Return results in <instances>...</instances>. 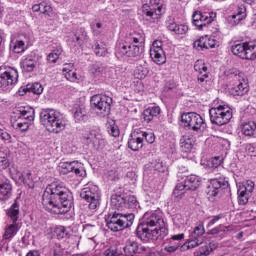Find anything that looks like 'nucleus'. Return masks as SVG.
Here are the masks:
<instances>
[{
    "instance_id": "412c9836",
    "label": "nucleus",
    "mask_w": 256,
    "mask_h": 256,
    "mask_svg": "<svg viewBox=\"0 0 256 256\" xmlns=\"http://www.w3.org/2000/svg\"><path fill=\"white\" fill-rule=\"evenodd\" d=\"M123 251L126 256H134L137 255V253H147L149 248L137 243L136 241L128 240Z\"/></svg>"
},
{
    "instance_id": "4be33fe9",
    "label": "nucleus",
    "mask_w": 256,
    "mask_h": 256,
    "mask_svg": "<svg viewBox=\"0 0 256 256\" xmlns=\"http://www.w3.org/2000/svg\"><path fill=\"white\" fill-rule=\"evenodd\" d=\"M13 195V186L11 182L0 174V201H7Z\"/></svg>"
},
{
    "instance_id": "680f3d73",
    "label": "nucleus",
    "mask_w": 256,
    "mask_h": 256,
    "mask_svg": "<svg viewBox=\"0 0 256 256\" xmlns=\"http://www.w3.org/2000/svg\"><path fill=\"white\" fill-rule=\"evenodd\" d=\"M107 130L109 135H111L112 137H119V126H117V124H110L107 127Z\"/></svg>"
},
{
    "instance_id": "f03ea898",
    "label": "nucleus",
    "mask_w": 256,
    "mask_h": 256,
    "mask_svg": "<svg viewBox=\"0 0 256 256\" xmlns=\"http://www.w3.org/2000/svg\"><path fill=\"white\" fill-rule=\"evenodd\" d=\"M42 205L49 213L63 215L65 213V187L57 184L47 187L42 195Z\"/></svg>"
},
{
    "instance_id": "37998d69",
    "label": "nucleus",
    "mask_w": 256,
    "mask_h": 256,
    "mask_svg": "<svg viewBox=\"0 0 256 256\" xmlns=\"http://www.w3.org/2000/svg\"><path fill=\"white\" fill-rule=\"evenodd\" d=\"M247 17V8L245 5H238L237 13L232 16V19H236V21H243Z\"/></svg>"
},
{
    "instance_id": "f8f14e48",
    "label": "nucleus",
    "mask_w": 256,
    "mask_h": 256,
    "mask_svg": "<svg viewBox=\"0 0 256 256\" xmlns=\"http://www.w3.org/2000/svg\"><path fill=\"white\" fill-rule=\"evenodd\" d=\"M0 69L2 71L0 73V89L7 91L14 85H17L19 81V72L17 69L5 66H1Z\"/></svg>"
},
{
    "instance_id": "6ab92c4d",
    "label": "nucleus",
    "mask_w": 256,
    "mask_h": 256,
    "mask_svg": "<svg viewBox=\"0 0 256 256\" xmlns=\"http://www.w3.org/2000/svg\"><path fill=\"white\" fill-rule=\"evenodd\" d=\"M214 15L213 13H201L196 11L192 15L193 25L198 27L200 31H203V27H207V25L213 23Z\"/></svg>"
},
{
    "instance_id": "bb28decb",
    "label": "nucleus",
    "mask_w": 256,
    "mask_h": 256,
    "mask_svg": "<svg viewBox=\"0 0 256 256\" xmlns=\"http://www.w3.org/2000/svg\"><path fill=\"white\" fill-rule=\"evenodd\" d=\"M71 112L73 113L76 123H85V121L89 119V116L87 115V110L83 105L75 104Z\"/></svg>"
},
{
    "instance_id": "864d4df0",
    "label": "nucleus",
    "mask_w": 256,
    "mask_h": 256,
    "mask_svg": "<svg viewBox=\"0 0 256 256\" xmlns=\"http://www.w3.org/2000/svg\"><path fill=\"white\" fill-rule=\"evenodd\" d=\"M104 71H105V66H103V64L101 63L93 64L90 68V72L93 75H101V73H103Z\"/></svg>"
},
{
    "instance_id": "13d9d810",
    "label": "nucleus",
    "mask_w": 256,
    "mask_h": 256,
    "mask_svg": "<svg viewBox=\"0 0 256 256\" xmlns=\"http://www.w3.org/2000/svg\"><path fill=\"white\" fill-rule=\"evenodd\" d=\"M173 223L176 227H185V218L181 214H176L173 218Z\"/></svg>"
},
{
    "instance_id": "09e8293b",
    "label": "nucleus",
    "mask_w": 256,
    "mask_h": 256,
    "mask_svg": "<svg viewBox=\"0 0 256 256\" xmlns=\"http://www.w3.org/2000/svg\"><path fill=\"white\" fill-rule=\"evenodd\" d=\"M9 165V155L3 151H0V171H5Z\"/></svg>"
},
{
    "instance_id": "c85d7f7f",
    "label": "nucleus",
    "mask_w": 256,
    "mask_h": 256,
    "mask_svg": "<svg viewBox=\"0 0 256 256\" xmlns=\"http://www.w3.org/2000/svg\"><path fill=\"white\" fill-rule=\"evenodd\" d=\"M33 93L34 95H41L43 93V86L40 83H32V84H27L24 87H21L18 91L19 95L23 96L25 95L24 93Z\"/></svg>"
},
{
    "instance_id": "79ce46f5",
    "label": "nucleus",
    "mask_w": 256,
    "mask_h": 256,
    "mask_svg": "<svg viewBox=\"0 0 256 256\" xmlns=\"http://www.w3.org/2000/svg\"><path fill=\"white\" fill-rule=\"evenodd\" d=\"M90 29L92 31V34L95 37H99L103 31H105V27L103 26V23L99 21H94L90 24Z\"/></svg>"
},
{
    "instance_id": "f257e3e1",
    "label": "nucleus",
    "mask_w": 256,
    "mask_h": 256,
    "mask_svg": "<svg viewBox=\"0 0 256 256\" xmlns=\"http://www.w3.org/2000/svg\"><path fill=\"white\" fill-rule=\"evenodd\" d=\"M136 233L141 241L147 243L167 237L169 230L165 226L163 217L159 216L157 212L151 211L143 215L142 222L138 225Z\"/></svg>"
},
{
    "instance_id": "2eb2a0df",
    "label": "nucleus",
    "mask_w": 256,
    "mask_h": 256,
    "mask_svg": "<svg viewBox=\"0 0 256 256\" xmlns=\"http://www.w3.org/2000/svg\"><path fill=\"white\" fill-rule=\"evenodd\" d=\"M194 70L198 73V83L207 91L211 89V81H209V68L203 60H197L194 64Z\"/></svg>"
},
{
    "instance_id": "603ef678",
    "label": "nucleus",
    "mask_w": 256,
    "mask_h": 256,
    "mask_svg": "<svg viewBox=\"0 0 256 256\" xmlns=\"http://www.w3.org/2000/svg\"><path fill=\"white\" fill-rule=\"evenodd\" d=\"M138 205L139 202L137 201V197L133 195L126 196V207H128V209H137Z\"/></svg>"
},
{
    "instance_id": "72a5a7b5",
    "label": "nucleus",
    "mask_w": 256,
    "mask_h": 256,
    "mask_svg": "<svg viewBox=\"0 0 256 256\" xmlns=\"http://www.w3.org/2000/svg\"><path fill=\"white\" fill-rule=\"evenodd\" d=\"M89 36H87V31L85 28H78L75 33H73L71 39L74 45H83L87 41Z\"/></svg>"
},
{
    "instance_id": "4d7b16f0",
    "label": "nucleus",
    "mask_w": 256,
    "mask_h": 256,
    "mask_svg": "<svg viewBox=\"0 0 256 256\" xmlns=\"http://www.w3.org/2000/svg\"><path fill=\"white\" fill-rule=\"evenodd\" d=\"M213 249H210L209 245L205 244L201 246L197 251V256H209Z\"/></svg>"
},
{
    "instance_id": "4c0bfd02",
    "label": "nucleus",
    "mask_w": 256,
    "mask_h": 256,
    "mask_svg": "<svg viewBox=\"0 0 256 256\" xmlns=\"http://www.w3.org/2000/svg\"><path fill=\"white\" fill-rule=\"evenodd\" d=\"M18 231H19V224H17V222H13V224L8 225L5 228L3 239L6 241H11V239L17 235Z\"/></svg>"
},
{
    "instance_id": "473e14b6",
    "label": "nucleus",
    "mask_w": 256,
    "mask_h": 256,
    "mask_svg": "<svg viewBox=\"0 0 256 256\" xmlns=\"http://www.w3.org/2000/svg\"><path fill=\"white\" fill-rule=\"evenodd\" d=\"M161 115V108L159 106H150L143 112V118L146 123H151L154 117Z\"/></svg>"
},
{
    "instance_id": "9b49d317",
    "label": "nucleus",
    "mask_w": 256,
    "mask_h": 256,
    "mask_svg": "<svg viewBox=\"0 0 256 256\" xmlns=\"http://www.w3.org/2000/svg\"><path fill=\"white\" fill-rule=\"evenodd\" d=\"M113 99L107 95L96 94L91 97L90 105L101 117H107L111 113Z\"/></svg>"
},
{
    "instance_id": "052dcab7",
    "label": "nucleus",
    "mask_w": 256,
    "mask_h": 256,
    "mask_svg": "<svg viewBox=\"0 0 256 256\" xmlns=\"http://www.w3.org/2000/svg\"><path fill=\"white\" fill-rule=\"evenodd\" d=\"M66 242L70 244L68 248L69 251H73V249L79 245V242H77V236L66 237Z\"/></svg>"
},
{
    "instance_id": "a19ab883",
    "label": "nucleus",
    "mask_w": 256,
    "mask_h": 256,
    "mask_svg": "<svg viewBox=\"0 0 256 256\" xmlns=\"http://www.w3.org/2000/svg\"><path fill=\"white\" fill-rule=\"evenodd\" d=\"M199 245H203V242L189 237L188 241H186L182 245V251H189V249H195V247H199Z\"/></svg>"
},
{
    "instance_id": "5fc2aeb1",
    "label": "nucleus",
    "mask_w": 256,
    "mask_h": 256,
    "mask_svg": "<svg viewBox=\"0 0 256 256\" xmlns=\"http://www.w3.org/2000/svg\"><path fill=\"white\" fill-rule=\"evenodd\" d=\"M19 180L24 182L26 185H29L33 181V174L31 171L24 172L20 174Z\"/></svg>"
},
{
    "instance_id": "de8ad7c7",
    "label": "nucleus",
    "mask_w": 256,
    "mask_h": 256,
    "mask_svg": "<svg viewBox=\"0 0 256 256\" xmlns=\"http://www.w3.org/2000/svg\"><path fill=\"white\" fill-rule=\"evenodd\" d=\"M10 47L14 53H23L25 51V42L16 40L15 42H11Z\"/></svg>"
},
{
    "instance_id": "c9c22d12",
    "label": "nucleus",
    "mask_w": 256,
    "mask_h": 256,
    "mask_svg": "<svg viewBox=\"0 0 256 256\" xmlns=\"http://www.w3.org/2000/svg\"><path fill=\"white\" fill-rule=\"evenodd\" d=\"M241 133L246 137H254L256 135V123L255 121L244 122L241 125Z\"/></svg>"
},
{
    "instance_id": "8fccbe9b",
    "label": "nucleus",
    "mask_w": 256,
    "mask_h": 256,
    "mask_svg": "<svg viewBox=\"0 0 256 256\" xmlns=\"http://www.w3.org/2000/svg\"><path fill=\"white\" fill-rule=\"evenodd\" d=\"M221 163H223V157L216 156V157L211 158L207 162V165H208V167H210V169H217V167H221Z\"/></svg>"
},
{
    "instance_id": "f704fd0d",
    "label": "nucleus",
    "mask_w": 256,
    "mask_h": 256,
    "mask_svg": "<svg viewBox=\"0 0 256 256\" xmlns=\"http://www.w3.org/2000/svg\"><path fill=\"white\" fill-rule=\"evenodd\" d=\"M149 75V64L143 61L138 64L134 70L135 79H145Z\"/></svg>"
},
{
    "instance_id": "7ed1b4c3",
    "label": "nucleus",
    "mask_w": 256,
    "mask_h": 256,
    "mask_svg": "<svg viewBox=\"0 0 256 256\" xmlns=\"http://www.w3.org/2000/svg\"><path fill=\"white\" fill-rule=\"evenodd\" d=\"M127 42L116 44L115 55L118 59L123 57H139L143 53V45H145V35L141 32H134L129 35Z\"/></svg>"
},
{
    "instance_id": "ea45409f",
    "label": "nucleus",
    "mask_w": 256,
    "mask_h": 256,
    "mask_svg": "<svg viewBox=\"0 0 256 256\" xmlns=\"http://www.w3.org/2000/svg\"><path fill=\"white\" fill-rule=\"evenodd\" d=\"M8 217L11 218V221L17 223L19 220V202L15 201L11 207L7 210Z\"/></svg>"
},
{
    "instance_id": "69168bd1",
    "label": "nucleus",
    "mask_w": 256,
    "mask_h": 256,
    "mask_svg": "<svg viewBox=\"0 0 256 256\" xmlns=\"http://www.w3.org/2000/svg\"><path fill=\"white\" fill-rule=\"evenodd\" d=\"M107 179L109 181H119V173L116 170H110L107 173Z\"/></svg>"
},
{
    "instance_id": "20e7f679",
    "label": "nucleus",
    "mask_w": 256,
    "mask_h": 256,
    "mask_svg": "<svg viewBox=\"0 0 256 256\" xmlns=\"http://www.w3.org/2000/svg\"><path fill=\"white\" fill-rule=\"evenodd\" d=\"M134 221H135V215L133 213L121 214L119 212H114L106 220V225L108 229H110V231L117 233V231H123V229H127V227H131Z\"/></svg>"
},
{
    "instance_id": "423d86ee",
    "label": "nucleus",
    "mask_w": 256,
    "mask_h": 256,
    "mask_svg": "<svg viewBox=\"0 0 256 256\" xmlns=\"http://www.w3.org/2000/svg\"><path fill=\"white\" fill-rule=\"evenodd\" d=\"M40 123L50 133H61L65 128L63 121L59 118V113L54 110H42L40 112Z\"/></svg>"
},
{
    "instance_id": "6e6552de",
    "label": "nucleus",
    "mask_w": 256,
    "mask_h": 256,
    "mask_svg": "<svg viewBox=\"0 0 256 256\" xmlns=\"http://www.w3.org/2000/svg\"><path fill=\"white\" fill-rule=\"evenodd\" d=\"M201 187V178L197 175L186 176L184 181L178 183L174 190L173 196L181 199L185 195V191H195Z\"/></svg>"
},
{
    "instance_id": "b1692460",
    "label": "nucleus",
    "mask_w": 256,
    "mask_h": 256,
    "mask_svg": "<svg viewBox=\"0 0 256 256\" xmlns=\"http://www.w3.org/2000/svg\"><path fill=\"white\" fill-rule=\"evenodd\" d=\"M217 43V40L209 36H202L196 40L193 45L195 49H198V51H203V49H215Z\"/></svg>"
},
{
    "instance_id": "1a4fd4ad",
    "label": "nucleus",
    "mask_w": 256,
    "mask_h": 256,
    "mask_svg": "<svg viewBox=\"0 0 256 256\" xmlns=\"http://www.w3.org/2000/svg\"><path fill=\"white\" fill-rule=\"evenodd\" d=\"M210 121L213 125H218L219 127L227 125L233 118V112L229 106L219 105L218 107H213L209 110Z\"/></svg>"
},
{
    "instance_id": "6e6d98bb",
    "label": "nucleus",
    "mask_w": 256,
    "mask_h": 256,
    "mask_svg": "<svg viewBox=\"0 0 256 256\" xmlns=\"http://www.w3.org/2000/svg\"><path fill=\"white\" fill-rule=\"evenodd\" d=\"M53 11V8L47 2H41L40 3V10L39 13H42V15H50Z\"/></svg>"
},
{
    "instance_id": "5701e85b",
    "label": "nucleus",
    "mask_w": 256,
    "mask_h": 256,
    "mask_svg": "<svg viewBox=\"0 0 256 256\" xmlns=\"http://www.w3.org/2000/svg\"><path fill=\"white\" fill-rule=\"evenodd\" d=\"M228 182L225 180V178H213L210 180V185H209V191L208 195L211 197H217L219 195V191L222 189H225L227 187Z\"/></svg>"
},
{
    "instance_id": "c03bdc74",
    "label": "nucleus",
    "mask_w": 256,
    "mask_h": 256,
    "mask_svg": "<svg viewBox=\"0 0 256 256\" xmlns=\"http://www.w3.org/2000/svg\"><path fill=\"white\" fill-rule=\"evenodd\" d=\"M72 69H73V64H66L65 79H67L68 81H71L72 83H75V81H77V73Z\"/></svg>"
},
{
    "instance_id": "0e129e2a",
    "label": "nucleus",
    "mask_w": 256,
    "mask_h": 256,
    "mask_svg": "<svg viewBox=\"0 0 256 256\" xmlns=\"http://www.w3.org/2000/svg\"><path fill=\"white\" fill-rule=\"evenodd\" d=\"M143 133V141H146L147 143H155V134L152 132L147 133L145 131H142Z\"/></svg>"
},
{
    "instance_id": "e2e57ef3",
    "label": "nucleus",
    "mask_w": 256,
    "mask_h": 256,
    "mask_svg": "<svg viewBox=\"0 0 256 256\" xmlns=\"http://www.w3.org/2000/svg\"><path fill=\"white\" fill-rule=\"evenodd\" d=\"M245 151L249 155H254V157H256V142L246 144L245 145Z\"/></svg>"
},
{
    "instance_id": "7c9ffc66",
    "label": "nucleus",
    "mask_w": 256,
    "mask_h": 256,
    "mask_svg": "<svg viewBox=\"0 0 256 256\" xmlns=\"http://www.w3.org/2000/svg\"><path fill=\"white\" fill-rule=\"evenodd\" d=\"M193 145H195V138L191 134H185L180 139V147L184 153L191 152Z\"/></svg>"
},
{
    "instance_id": "dca6fc26",
    "label": "nucleus",
    "mask_w": 256,
    "mask_h": 256,
    "mask_svg": "<svg viewBox=\"0 0 256 256\" xmlns=\"http://www.w3.org/2000/svg\"><path fill=\"white\" fill-rule=\"evenodd\" d=\"M255 191V182L253 180H247L238 185V203L239 205H247L249 198Z\"/></svg>"
},
{
    "instance_id": "2f4dec72",
    "label": "nucleus",
    "mask_w": 256,
    "mask_h": 256,
    "mask_svg": "<svg viewBox=\"0 0 256 256\" xmlns=\"http://www.w3.org/2000/svg\"><path fill=\"white\" fill-rule=\"evenodd\" d=\"M111 206L118 211L127 207V198L125 195L114 194L111 196Z\"/></svg>"
},
{
    "instance_id": "3c124183",
    "label": "nucleus",
    "mask_w": 256,
    "mask_h": 256,
    "mask_svg": "<svg viewBox=\"0 0 256 256\" xmlns=\"http://www.w3.org/2000/svg\"><path fill=\"white\" fill-rule=\"evenodd\" d=\"M13 129H16L17 131H28L29 130V122L27 121H16L12 123Z\"/></svg>"
},
{
    "instance_id": "49530a36",
    "label": "nucleus",
    "mask_w": 256,
    "mask_h": 256,
    "mask_svg": "<svg viewBox=\"0 0 256 256\" xmlns=\"http://www.w3.org/2000/svg\"><path fill=\"white\" fill-rule=\"evenodd\" d=\"M83 232L85 233V235H87L89 239L93 240L97 235V227L95 225L86 224L84 226Z\"/></svg>"
},
{
    "instance_id": "9d476101",
    "label": "nucleus",
    "mask_w": 256,
    "mask_h": 256,
    "mask_svg": "<svg viewBox=\"0 0 256 256\" xmlns=\"http://www.w3.org/2000/svg\"><path fill=\"white\" fill-rule=\"evenodd\" d=\"M229 79H233L235 87L232 89L233 95H238L243 97L249 93V84L245 81L244 74L239 71L237 68H232L228 71Z\"/></svg>"
},
{
    "instance_id": "e433bc0d",
    "label": "nucleus",
    "mask_w": 256,
    "mask_h": 256,
    "mask_svg": "<svg viewBox=\"0 0 256 256\" xmlns=\"http://www.w3.org/2000/svg\"><path fill=\"white\" fill-rule=\"evenodd\" d=\"M35 67H37V60H35L34 56H27L21 64V68L26 73H32V71H35Z\"/></svg>"
},
{
    "instance_id": "774afa93",
    "label": "nucleus",
    "mask_w": 256,
    "mask_h": 256,
    "mask_svg": "<svg viewBox=\"0 0 256 256\" xmlns=\"http://www.w3.org/2000/svg\"><path fill=\"white\" fill-rule=\"evenodd\" d=\"M57 59H59V53L55 52V50L47 56V61L49 63H57Z\"/></svg>"
},
{
    "instance_id": "a211bd4d",
    "label": "nucleus",
    "mask_w": 256,
    "mask_h": 256,
    "mask_svg": "<svg viewBox=\"0 0 256 256\" xmlns=\"http://www.w3.org/2000/svg\"><path fill=\"white\" fill-rule=\"evenodd\" d=\"M83 141L85 143H92L93 147L99 151L101 149H105V145H107V140L103 137V134L99 130H91L88 136L83 137Z\"/></svg>"
},
{
    "instance_id": "a18cd8bd",
    "label": "nucleus",
    "mask_w": 256,
    "mask_h": 256,
    "mask_svg": "<svg viewBox=\"0 0 256 256\" xmlns=\"http://www.w3.org/2000/svg\"><path fill=\"white\" fill-rule=\"evenodd\" d=\"M34 121L35 120V110H22L20 111L19 120L20 121Z\"/></svg>"
},
{
    "instance_id": "a878e982",
    "label": "nucleus",
    "mask_w": 256,
    "mask_h": 256,
    "mask_svg": "<svg viewBox=\"0 0 256 256\" xmlns=\"http://www.w3.org/2000/svg\"><path fill=\"white\" fill-rule=\"evenodd\" d=\"M66 173H74L76 177H85L86 172L83 168V164L78 161L65 162Z\"/></svg>"
},
{
    "instance_id": "cd10ccee",
    "label": "nucleus",
    "mask_w": 256,
    "mask_h": 256,
    "mask_svg": "<svg viewBox=\"0 0 256 256\" xmlns=\"http://www.w3.org/2000/svg\"><path fill=\"white\" fill-rule=\"evenodd\" d=\"M166 25L169 31H173L174 33H176V35H185V33L189 31V27L187 25H179L175 23V21L171 17H169V20H167Z\"/></svg>"
},
{
    "instance_id": "39448f33",
    "label": "nucleus",
    "mask_w": 256,
    "mask_h": 256,
    "mask_svg": "<svg viewBox=\"0 0 256 256\" xmlns=\"http://www.w3.org/2000/svg\"><path fill=\"white\" fill-rule=\"evenodd\" d=\"M165 11L162 0H146L142 5V13L150 23H157L165 15Z\"/></svg>"
},
{
    "instance_id": "c756f323",
    "label": "nucleus",
    "mask_w": 256,
    "mask_h": 256,
    "mask_svg": "<svg viewBox=\"0 0 256 256\" xmlns=\"http://www.w3.org/2000/svg\"><path fill=\"white\" fill-rule=\"evenodd\" d=\"M92 51H94L97 57H107V55H109V49L107 48V44L99 40H96L92 44Z\"/></svg>"
},
{
    "instance_id": "4468645a",
    "label": "nucleus",
    "mask_w": 256,
    "mask_h": 256,
    "mask_svg": "<svg viewBox=\"0 0 256 256\" xmlns=\"http://www.w3.org/2000/svg\"><path fill=\"white\" fill-rule=\"evenodd\" d=\"M181 121L182 123H184V127H188L192 131H196V133H199V131H201V128L205 127V120H203V117H201V115L195 112L182 114Z\"/></svg>"
},
{
    "instance_id": "ddd939ff",
    "label": "nucleus",
    "mask_w": 256,
    "mask_h": 256,
    "mask_svg": "<svg viewBox=\"0 0 256 256\" xmlns=\"http://www.w3.org/2000/svg\"><path fill=\"white\" fill-rule=\"evenodd\" d=\"M233 55L240 57V59H247L253 61L256 59V45L253 42L234 43L231 46Z\"/></svg>"
},
{
    "instance_id": "393cba45",
    "label": "nucleus",
    "mask_w": 256,
    "mask_h": 256,
    "mask_svg": "<svg viewBox=\"0 0 256 256\" xmlns=\"http://www.w3.org/2000/svg\"><path fill=\"white\" fill-rule=\"evenodd\" d=\"M65 195H66V199H65L66 219L73 221V218L75 217L73 192L70 190H66Z\"/></svg>"
},
{
    "instance_id": "58836bf2",
    "label": "nucleus",
    "mask_w": 256,
    "mask_h": 256,
    "mask_svg": "<svg viewBox=\"0 0 256 256\" xmlns=\"http://www.w3.org/2000/svg\"><path fill=\"white\" fill-rule=\"evenodd\" d=\"M203 235H205V226L203 225V223H200L190 233L189 237H191V239H196L203 243L205 241V237Z\"/></svg>"
},
{
    "instance_id": "0eeeda50",
    "label": "nucleus",
    "mask_w": 256,
    "mask_h": 256,
    "mask_svg": "<svg viewBox=\"0 0 256 256\" xmlns=\"http://www.w3.org/2000/svg\"><path fill=\"white\" fill-rule=\"evenodd\" d=\"M80 197L89 203L88 207L91 211H97L101 205V190L97 185L89 184L84 187L80 192Z\"/></svg>"
},
{
    "instance_id": "338daca9",
    "label": "nucleus",
    "mask_w": 256,
    "mask_h": 256,
    "mask_svg": "<svg viewBox=\"0 0 256 256\" xmlns=\"http://www.w3.org/2000/svg\"><path fill=\"white\" fill-rule=\"evenodd\" d=\"M225 229H227V227H225L223 225H219V226L211 229L210 231H208L207 235H217V234L221 233V231H225Z\"/></svg>"
},
{
    "instance_id": "f3484780",
    "label": "nucleus",
    "mask_w": 256,
    "mask_h": 256,
    "mask_svg": "<svg viewBox=\"0 0 256 256\" xmlns=\"http://www.w3.org/2000/svg\"><path fill=\"white\" fill-rule=\"evenodd\" d=\"M150 57L157 65H163L167 62L165 50H163V41L155 40L150 49Z\"/></svg>"
},
{
    "instance_id": "aec40b11",
    "label": "nucleus",
    "mask_w": 256,
    "mask_h": 256,
    "mask_svg": "<svg viewBox=\"0 0 256 256\" xmlns=\"http://www.w3.org/2000/svg\"><path fill=\"white\" fill-rule=\"evenodd\" d=\"M143 130H134L128 139V147L131 151L143 149Z\"/></svg>"
},
{
    "instance_id": "bf43d9fd",
    "label": "nucleus",
    "mask_w": 256,
    "mask_h": 256,
    "mask_svg": "<svg viewBox=\"0 0 256 256\" xmlns=\"http://www.w3.org/2000/svg\"><path fill=\"white\" fill-rule=\"evenodd\" d=\"M104 256H121V250L115 246L110 247L104 252Z\"/></svg>"
}]
</instances>
